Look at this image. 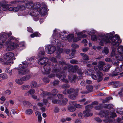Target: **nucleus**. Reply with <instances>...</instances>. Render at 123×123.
I'll list each match as a JSON object with an SVG mask.
<instances>
[{
	"instance_id": "obj_25",
	"label": "nucleus",
	"mask_w": 123,
	"mask_h": 123,
	"mask_svg": "<svg viewBox=\"0 0 123 123\" xmlns=\"http://www.w3.org/2000/svg\"><path fill=\"white\" fill-rule=\"evenodd\" d=\"M80 54L82 56V58L84 60H88L89 59L88 56L85 54L80 53Z\"/></svg>"
},
{
	"instance_id": "obj_50",
	"label": "nucleus",
	"mask_w": 123,
	"mask_h": 123,
	"mask_svg": "<svg viewBox=\"0 0 123 123\" xmlns=\"http://www.w3.org/2000/svg\"><path fill=\"white\" fill-rule=\"evenodd\" d=\"M11 6H7V7H6V8L5 9H4L3 10L4 11H6V10H8L9 11H13V7H10Z\"/></svg>"
},
{
	"instance_id": "obj_42",
	"label": "nucleus",
	"mask_w": 123,
	"mask_h": 123,
	"mask_svg": "<svg viewBox=\"0 0 123 123\" xmlns=\"http://www.w3.org/2000/svg\"><path fill=\"white\" fill-rule=\"evenodd\" d=\"M17 6L18 7L19 10H24L25 8V6L23 5H18Z\"/></svg>"
},
{
	"instance_id": "obj_29",
	"label": "nucleus",
	"mask_w": 123,
	"mask_h": 123,
	"mask_svg": "<svg viewBox=\"0 0 123 123\" xmlns=\"http://www.w3.org/2000/svg\"><path fill=\"white\" fill-rule=\"evenodd\" d=\"M117 50L118 54H123V46H119L117 49Z\"/></svg>"
},
{
	"instance_id": "obj_20",
	"label": "nucleus",
	"mask_w": 123,
	"mask_h": 123,
	"mask_svg": "<svg viewBox=\"0 0 123 123\" xmlns=\"http://www.w3.org/2000/svg\"><path fill=\"white\" fill-rule=\"evenodd\" d=\"M31 77V75L30 74H28L23 76L21 78L23 81H25L29 80Z\"/></svg>"
},
{
	"instance_id": "obj_31",
	"label": "nucleus",
	"mask_w": 123,
	"mask_h": 123,
	"mask_svg": "<svg viewBox=\"0 0 123 123\" xmlns=\"http://www.w3.org/2000/svg\"><path fill=\"white\" fill-rule=\"evenodd\" d=\"M7 76L5 74H0V79L2 80L5 79L7 78Z\"/></svg>"
},
{
	"instance_id": "obj_46",
	"label": "nucleus",
	"mask_w": 123,
	"mask_h": 123,
	"mask_svg": "<svg viewBox=\"0 0 123 123\" xmlns=\"http://www.w3.org/2000/svg\"><path fill=\"white\" fill-rule=\"evenodd\" d=\"M68 102V100L67 98H64L62 100V105H66Z\"/></svg>"
},
{
	"instance_id": "obj_24",
	"label": "nucleus",
	"mask_w": 123,
	"mask_h": 123,
	"mask_svg": "<svg viewBox=\"0 0 123 123\" xmlns=\"http://www.w3.org/2000/svg\"><path fill=\"white\" fill-rule=\"evenodd\" d=\"M15 82L16 83L18 84L21 85L24 83L22 80L21 78L20 79H17L15 80Z\"/></svg>"
},
{
	"instance_id": "obj_48",
	"label": "nucleus",
	"mask_w": 123,
	"mask_h": 123,
	"mask_svg": "<svg viewBox=\"0 0 123 123\" xmlns=\"http://www.w3.org/2000/svg\"><path fill=\"white\" fill-rule=\"evenodd\" d=\"M91 39L93 41H96L97 40V38L96 35H92L91 36Z\"/></svg>"
},
{
	"instance_id": "obj_38",
	"label": "nucleus",
	"mask_w": 123,
	"mask_h": 123,
	"mask_svg": "<svg viewBox=\"0 0 123 123\" xmlns=\"http://www.w3.org/2000/svg\"><path fill=\"white\" fill-rule=\"evenodd\" d=\"M112 99V98L111 97H106L105 99L103 100V103H106L108 102L109 100L110 99Z\"/></svg>"
},
{
	"instance_id": "obj_49",
	"label": "nucleus",
	"mask_w": 123,
	"mask_h": 123,
	"mask_svg": "<svg viewBox=\"0 0 123 123\" xmlns=\"http://www.w3.org/2000/svg\"><path fill=\"white\" fill-rule=\"evenodd\" d=\"M0 62L3 65H8L6 61H4L2 59L0 58Z\"/></svg>"
},
{
	"instance_id": "obj_22",
	"label": "nucleus",
	"mask_w": 123,
	"mask_h": 123,
	"mask_svg": "<svg viewBox=\"0 0 123 123\" xmlns=\"http://www.w3.org/2000/svg\"><path fill=\"white\" fill-rule=\"evenodd\" d=\"M41 36V35L38 32H36L31 34L30 35V36L31 38H33L35 37H40Z\"/></svg>"
},
{
	"instance_id": "obj_23",
	"label": "nucleus",
	"mask_w": 123,
	"mask_h": 123,
	"mask_svg": "<svg viewBox=\"0 0 123 123\" xmlns=\"http://www.w3.org/2000/svg\"><path fill=\"white\" fill-rule=\"evenodd\" d=\"M52 102L54 104H58L60 105H62L61 101L60 100L53 99L52 100Z\"/></svg>"
},
{
	"instance_id": "obj_51",
	"label": "nucleus",
	"mask_w": 123,
	"mask_h": 123,
	"mask_svg": "<svg viewBox=\"0 0 123 123\" xmlns=\"http://www.w3.org/2000/svg\"><path fill=\"white\" fill-rule=\"evenodd\" d=\"M78 68V66L77 65H75L73 67V70H72V72H75Z\"/></svg>"
},
{
	"instance_id": "obj_34",
	"label": "nucleus",
	"mask_w": 123,
	"mask_h": 123,
	"mask_svg": "<svg viewBox=\"0 0 123 123\" xmlns=\"http://www.w3.org/2000/svg\"><path fill=\"white\" fill-rule=\"evenodd\" d=\"M37 83L35 81H32L31 83L30 86L31 88H34L37 87Z\"/></svg>"
},
{
	"instance_id": "obj_41",
	"label": "nucleus",
	"mask_w": 123,
	"mask_h": 123,
	"mask_svg": "<svg viewBox=\"0 0 123 123\" xmlns=\"http://www.w3.org/2000/svg\"><path fill=\"white\" fill-rule=\"evenodd\" d=\"M103 106L102 104H100L95 107V109L97 110H99L102 109Z\"/></svg>"
},
{
	"instance_id": "obj_56",
	"label": "nucleus",
	"mask_w": 123,
	"mask_h": 123,
	"mask_svg": "<svg viewBox=\"0 0 123 123\" xmlns=\"http://www.w3.org/2000/svg\"><path fill=\"white\" fill-rule=\"evenodd\" d=\"M97 75L98 78H102L103 74L100 71L97 72Z\"/></svg>"
},
{
	"instance_id": "obj_1",
	"label": "nucleus",
	"mask_w": 123,
	"mask_h": 123,
	"mask_svg": "<svg viewBox=\"0 0 123 123\" xmlns=\"http://www.w3.org/2000/svg\"><path fill=\"white\" fill-rule=\"evenodd\" d=\"M98 40L100 45L102 46L103 45L104 43H111L112 45L117 47L121 42L118 35H116L113 36V34L111 33L105 35L104 34L100 35Z\"/></svg>"
},
{
	"instance_id": "obj_53",
	"label": "nucleus",
	"mask_w": 123,
	"mask_h": 123,
	"mask_svg": "<svg viewBox=\"0 0 123 123\" xmlns=\"http://www.w3.org/2000/svg\"><path fill=\"white\" fill-rule=\"evenodd\" d=\"M43 81L45 83H48L49 82V80L47 77H44L43 79Z\"/></svg>"
},
{
	"instance_id": "obj_40",
	"label": "nucleus",
	"mask_w": 123,
	"mask_h": 123,
	"mask_svg": "<svg viewBox=\"0 0 123 123\" xmlns=\"http://www.w3.org/2000/svg\"><path fill=\"white\" fill-rule=\"evenodd\" d=\"M117 113L120 114V115L123 114V109L122 108H118L116 111Z\"/></svg>"
},
{
	"instance_id": "obj_45",
	"label": "nucleus",
	"mask_w": 123,
	"mask_h": 123,
	"mask_svg": "<svg viewBox=\"0 0 123 123\" xmlns=\"http://www.w3.org/2000/svg\"><path fill=\"white\" fill-rule=\"evenodd\" d=\"M70 87V85L67 84L62 85L61 86L62 88L63 89H67Z\"/></svg>"
},
{
	"instance_id": "obj_60",
	"label": "nucleus",
	"mask_w": 123,
	"mask_h": 123,
	"mask_svg": "<svg viewBox=\"0 0 123 123\" xmlns=\"http://www.w3.org/2000/svg\"><path fill=\"white\" fill-rule=\"evenodd\" d=\"M27 31L30 33H32L33 32V30L31 27H28L27 28Z\"/></svg>"
},
{
	"instance_id": "obj_63",
	"label": "nucleus",
	"mask_w": 123,
	"mask_h": 123,
	"mask_svg": "<svg viewBox=\"0 0 123 123\" xmlns=\"http://www.w3.org/2000/svg\"><path fill=\"white\" fill-rule=\"evenodd\" d=\"M94 69L97 72H99V70H100V69H99V68L98 66H95L94 68Z\"/></svg>"
},
{
	"instance_id": "obj_36",
	"label": "nucleus",
	"mask_w": 123,
	"mask_h": 123,
	"mask_svg": "<svg viewBox=\"0 0 123 123\" xmlns=\"http://www.w3.org/2000/svg\"><path fill=\"white\" fill-rule=\"evenodd\" d=\"M86 89L88 91L87 92L88 93V92L92 91L93 87L92 86L89 85L86 86Z\"/></svg>"
},
{
	"instance_id": "obj_32",
	"label": "nucleus",
	"mask_w": 123,
	"mask_h": 123,
	"mask_svg": "<svg viewBox=\"0 0 123 123\" xmlns=\"http://www.w3.org/2000/svg\"><path fill=\"white\" fill-rule=\"evenodd\" d=\"M50 60L52 61L51 62H52L53 64H59V63H56L57 62V61L56 58L55 57H51L50 58Z\"/></svg>"
},
{
	"instance_id": "obj_44",
	"label": "nucleus",
	"mask_w": 123,
	"mask_h": 123,
	"mask_svg": "<svg viewBox=\"0 0 123 123\" xmlns=\"http://www.w3.org/2000/svg\"><path fill=\"white\" fill-rule=\"evenodd\" d=\"M117 60V59L114 60L112 62V63L116 66H118L119 64V62Z\"/></svg>"
},
{
	"instance_id": "obj_21",
	"label": "nucleus",
	"mask_w": 123,
	"mask_h": 123,
	"mask_svg": "<svg viewBox=\"0 0 123 123\" xmlns=\"http://www.w3.org/2000/svg\"><path fill=\"white\" fill-rule=\"evenodd\" d=\"M75 52V49H73L71 52V55L68 54L67 55L68 58L70 59L73 58Z\"/></svg>"
},
{
	"instance_id": "obj_35",
	"label": "nucleus",
	"mask_w": 123,
	"mask_h": 123,
	"mask_svg": "<svg viewBox=\"0 0 123 123\" xmlns=\"http://www.w3.org/2000/svg\"><path fill=\"white\" fill-rule=\"evenodd\" d=\"M68 110L69 111L72 112L75 111L76 110V109L73 106H69L68 107Z\"/></svg>"
},
{
	"instance_id": "obj_17",
	"label": "nucleus",
	"mask_w": 123,
	"mask_h": 123,
	"mask_svg": "<svg viewBox=\"0 0 123 123\" xmlns=\"http://www.w3.org/2000/svg\"><path fill=\"white\" fill-rule=\"evenodd\" d=\"M7 2L5 1H2L0 3V6L3 8V10L5 9L8 6H11L10 4H7Z\"/></svg>"
},
{
	"instance_id": "obj_57",
	"label": "nucleus",
	"mask_w": 123,
	"mask_h": 123,
	"mask_svg": "<svg viewBox=\"0 0 123 123\" xmlns=\"http://www.w3.org/2000/svg\"><path fill=\"white\" fill-rule=\"evenodd\" d=\"M49 93L48 92H46V93H45L43 91L41 93V95L43 97H44L45 96H46V95H49Z\"/></svg>"
},
{
	"instance_id": "obj_27",
	"label": "nucleus",
	"mask_w": 123,
	"mask_h": 123,
	"mask_svg": "<svg viewBox=\"0 0 123 123\" xmlns=\"http://www.w3.org/2000/svg\"><path fill=\"white\" fill-rule=\"evenodd\" d=\"M74 93V94H71L69 95L68 96V98L72 99L74 100L76 98V96L78 95V93H77L76 95L75 93V92Z\"/></svg>"
},
{
	"instance_id": "obj_39",
	"label": "nucleus",
	"mask_w": 123,
	"mask_h": 123,
	"mask_svg": "<svg viewBox=\"0 0 123 123\" xmlns=\"http://www.w3.org/2000/svg\"><path fill=\"white\" fill-rule=\"evenodd\" d=\"M63 62L64 63V64H62V63L61 64L62 65V67H61V68L60 69V70L59 71H61V70L62 69H63L64 70H66L68 68V67L67 66H66V63L65 62Z\"/></svg>"
},
{
	"instance_id": "obj_9",
	"label": "nucleus",
	"mask_w": 123,
	"mask_h": 123,
	"mask_svg": "<svg viewBox=\"0 0 123 123\" xmlns=\"http://www.w3.org/2000/svg\"><path fill=\"white\" fill-rule=\"evenodd\" d=\"M92 107L91 105H89L86 106V110L83 112V114L85 117H89L92 115V114L90 113V110Z\"/></svg>"
},
{
	"instance_id": "obj_11",
	"label": "nucleus",
	"mask_w": 123,
	"mask_h": 123,
	"mask_svg": "<svg viewBox=\"0 0 123 123\" xmlns=\"http://www.w3.org/2000/svg\"><path fill=\"white\" fill-rule=\"evenodd\" d=\"M55 50V48L51 45H49L46 46L45 48L46 52L49 54L53 53Z\"/></svg>"
},
{
	"instance_id": "obj_58",
	"label": "nucleus",
	"mask_w": 123,
	"mask_h": 123,
	"mask_svg": "<svg viewBox=\"0 0 123 123\" xmlns=\"http://www.w3.org/2000/svg\"><path fill=\"white\" fill-rule=\"evenodd\" d=\"M70 62L72 64H76L77 63L78 61L76 60L72 59L70 60Z\"/></svg>"
},
{
	"instance_id": "obj_6",
	"label": "nucleus",
	"mask_w": 123,
	"mask_h": 123,
	"mask_svg": "<svg viewBox=\"0 0 123 123\" xmlns=\"http://www.w3.org/2000/svg\"><path fill=\"white\" fill-rule=\"evenodd\" d=\"M41 6V4L39 2H37L34 5L32 10L29 12V14L31 16L37 17L39 15L38 10Z\"/></svg>"
},
{
	"instance_id": "obj_10",
	"label": "nucleus",
	"mask_w": 123,
	"mask_h": 123,
	"mask_svg": "<svg viewBox=\"0 0 123 123\" xmlns=\"http://www.w3.org/2000/svg\"><path fill=\"white\" fill-rule=\"evenodd\" d=\"M79 91V90L78 89H75L72 88L64 90L63 91L62 93L66 95L75 92V93L76 95L77 93H78Z\"/></svg>"
},
{
	"instance_id": "obj_19",
	"label": "nucleus",
	"mask_w": 123,
	"mask_h": 123,
	"mask_svg": "<svg viewBox=\"0 0 123 123\" xmlns=\"http://www.w3.org/2000/svg\"><path fill=\"white\" fill-rule=\"evenodd\" d=\"M122 54H117L116 55L115 57L119 61H123V55Z\"/></svg>"
},
{
	"instance_id": "obj_28",
	"label": "nucleus",
	"mask_w": 123,
	"mask_h": 123,
	"mask_svg": "<svg viewBox=\"0 0 123 123\" xmlns=\"http://www.w3.org/2000/svg\"><path fill=\"white\" fill-rule=\"evenodd\" d=\"M111 67V65H108L105 66L102 70L105 72H108Z\"/></svg>"
},
{
	"instance_id": "obj_59",
	"label": "nucleus",
	"mask_w": 123,
	"mask_h": 123,
	"mask_svg": "<svg viewBox=\"0 0 123 123\" xmlns=\"http://www.w3.org/2000/svg\"><path fill=\"white\" fill-rule=\"evenodd\" d=\"M35 92L34 90L32 89H30L29 91V93L30 94H34Z\"/></svg>"
},
{
	"instance_id": "obj_2",
	"label": "nucleus",
	"mask_w": 123,
	"mask_h": 123,
	"mask_svg": "<svg viewBox=\"0 0 123 123\" xmlns=\"http://www.w3.org/2000/svg\"><path fill=\"white\" fill-rule=\"evenodd\" d=\"M35 58V57H32L27 60L28 62L26 63H23L22 64H20L19 67L15 68L16 69L19 70L18 72L19 75H23L28 74L29 72V69L25 68L27 67H28V68L32 67L33 66L31 65V64H32Z\"/></svg>"
},
{
	"instance_id": "obj_13",
	"label": "nucleus",
	"mask_w": 123,
	"mask_h": 123,
	"mask_svg": "<svg viewBox=\"0 0 123 123\" xmlns=\"http://www.w3.org/2000/svg\"><path fill=\"white\" fill-rule=\"evenodd\" d=\"M110 113L107 111H101L99 113V115L101 117H105L106 118H109V115H110Z\"/></svg>"
},
{
	"instance_id": "obj_3",
	"label": "nucleus",
	"mask_w": 123,
	"mask_h": 123,
	"mask_svg": "<svg viewBox=\"0 0 123 123\" xmlns=\"http://www.w3.org/2000/svg\"><path fill=\"white\" fill-rule=\"evenodd\" d=\"M17 40L14 37L11 36L9 37L5 43V45L8 46L6 50L7 51L12 50L16 48L19 49L23 47L24 48L25 43L24 42H21L18 44L16 42Z\"/></svg>"
},
{
	"instance_id": "obj_18",
	"label": "nucleus",
	"mask_w": 123,
	"mask_h": 123,
	"mask_svg": "<svg viewBox=\"0 0 123 123\" xmlns=\"http://www.w3.org/2000/svg\"><path fill=\"white\" fill-rule=\"evenodd\" d=\"M25 5L26 8H30L33 6V2L32 0H29V1L25 3Z\"/></svg>"
},
{
	"instance_id": "obj_33",
	"label": "nucleus",
	"mask_w": 123,
	"mask_h": 123,
	"mask_svg": "<svg viewBox=\"0 0 123 123\" xmlns=\"http://www.w3.org/2000/svg\"><path fill=\"white\" fill-rule=\"evenodd\" d=\"M74 37V35L73 34H71L68 35L67 38L68 40L69 41H72L73 40Z\"/></svg>"
},
{
	"instance_id": "obj_5",
	"label": "nucleus",
	"mask_w": 123,
	"mask_h": 123,
	"mask_svg": "<svg viewBox=\"0 0 123 123\" xmlns=\"http://www.w3.org/2000/svg\"><path fill=\"white\" fill-rule=\"evenodd\" d=\"M39 49L40 51L38 54V57H41V58L38 61V63L39 64L42 65L45 62H47L48 61V59L46 57L43 58V56L45 54V52L43 48L41 47Z\"/></svg>"
},
{
	"instance_id": "obj_54",
	"label": "nucleus",
	"mask_w": 123,
	"mask_h": 123,
	"mask_svg": "<svg viewBox=\"0 0 123 123\" xmlns=\"http://www.w3.org/2000/svg\"><path fill=\"white\" fill-rule=\"evenodd\" d=\"M69 103L71 106H75V105L77 103V102L75 101H70L69 102Z\"/></svg>"
},
{
	"instance_id": "obj_52",
	"label": "nucleus",
	"mask_w": 123,
	"mask_h": 123,
	"mask_svg": "<svg viewBox=\"0 0 123 123\" xmlns=\"http://www.w3.org/2000/svg\"><path fill=\"white\" fill-rule=\"evenodd\" d=\"M110 115H109V117H116L117 115L114 112H112L111 113H110Z\"/></svg>"
},
{
	"instance_id": "obj_4",
	"label": "nucleus",
	"mask_w": 123,
	"mask_h": 123,
	"mask_svg": "<svg viewBox=\"0 0 123 123\" xmlns=\"http://www.w3.org/2000/svg\"><path fill=\"white\" fill-rule=\"evenodd\" d=\"M59 64H53L52 62H49L45 64L43 68L45 71L44 74H49L50 72L56 73L59 72L62 66V64H64L63 62H61V61L59 62Z\"/></svg>"
},
{
	"instance_id": "obj_55",
	"label": "nucleus",
	"mask_w": 123,
	"mask_h": 123,
	"mask_svg": "<svg viewBox=\"0 0 123 123\" xmlns=\"http://www.w3.org/2000/svg\"><path fill=\"white\" fill-rule=\"evenodd\" d=\"M81 39V37L79 36L77 37H75L73 38V40L74 42H76L80 40Z\"/></svg>"
},
{
	"instance_id": "obj_16",
	"label": "nucleus",
	"mask_w": 123,
	"mask_h": 123,
	"mask_svg": "<svg viewBox=\"0 0 123 123\" xmlns=\"http://www.w3.org/2000/svg\"><path fill=\"white\" fill-rule=\"evenodd\" d=\"M56 75V77L58 78L60 80H62L65 79L66 77V75L63 72L57 74Z\"/></svg>"
},
{
	"instance_id": "obj_26",
	"label": "nucleus",
	"mask_w": 123,
	"mask_h": 123,
	"mask_svg": "<svg viewBox=\"0 0 123 123\" xmlns=\"http://www.w3.org/2000/svg\"><path fill=\"white\" fill-rule=\"evenodd\" d=\"M105 62L102 61L99 62L98 66L100 69V70H102L103 68L104 65H105Z\"/></svg>"
},
{
	"instance_id": "obj_61",
	"label": "nucleus",
	"mask_w": 123,
	"mask_h": 123,
	"mask_svg": "<svg viewBox=\"0 0 123 123\" xmlns=\"http://www.w3.org/2000/svg\"><path fill=\"white\" fill-rule=\"evenodd\" d=\"M116 54L115 53V52L114 50H113L111 53V57H114L116 56Z\"/></svg>"
},
{
	"instance_id": "obj_37",
	"label": "nucleus",
	"mask_w": 123,
	"mask_h": 123,
	"mask_svg": "<svg viewBox=\"0 0 123 123\" xmlns=\"http://www.w3.org/2000/svg\"><path fill=\"white\" fill-rule=\"evenodd\" d=\"M102 53H105V55H107L109 53V49L108 48L106 47H104L103 50L102 51Z\"/></svg>"
},
{
	"instance_id": "obj_15",
	"label": "nucleus",
	"mask_w": 123,
	"mask_h": 123,
	"mask_svg": "<svg viewBox=\"0 0 123 123\" xmlns=\"http://www.w3.org/2000/svg\"><path fill=\"white\" fill-rule=\"evenodd\" d=\"M109 84H113V87L114 88L119 87L121 85L120 82L119 81L116 82L115 81L110 82L109 83Z\"/></svg>"
},
{
	"instance_id": "obj_47",
	"label": "nucleus",
	"mask_w": 123,
	"mask_h": 123,
	"mask_svg": "<svg viewBox=\"0 0 123 123\" xmlns=\"http://www.w3.org/2000/svg\"><path fill=\"white\" fill-rule=\"evenodd\" d=\"M58 91L56 89H53L52 91V94L54 96L56 95Z\"/></svg>"
},
{
	"instance_id": "obj_64",
	"label": "nucleus",
	"mask_w": 123,
	"mask_h": 123,
	"mask_svg": "<svg viewBox=\"0 0 123 123\" xmlns=\"http://www.w3.org/2000/svg\"><path fill=\"white\" fill-rule=\"evenodd\" d=\"M71 47L74 48H77L79 47V46L76 44H72L71 45Z\"/></svg>"
},
{
	"instance_id": "obj_7",
	"label": "nucleus",
	"mask_w": 123,
	"mask_h": 123,
	"mask_svg": "<svg viewBox=\"0 0 123 123\" xmlns=\"http://www.w3.org/2000/svg\"><path fill=\"white\" fill-rule=\"evenodd\" d=\"M12 34V33L10 31L0 35V49L2 47L3 44L8 39Z\"/></svg>"
},
{
	"instance_id": "obj_12",
	"label": "nucleus",
	"mask_w": 123,
	"mask_h": 123,
	"mask_svg": "<svg viewBox=\"0 0 123 123\" xmlns=\"http://www.w3.org/2000/svg\"><path fill=\"white\" fill-rule=\"evenodd\" d=\"M120 73L121 71L120 69L118 68H117L114 71H113L110 73V75L113 77L116 76L119 74H123V72L122 73Z\"/></svg>"
},
{
	"instance_id": "obj_62",
	"label": "nucleus",
	"mask_w": 123,
	"mask_h": 123,
	"mask_svg": "<svg viewBox=\"0 0 123 123\" xmlns=\"http://www.w3.org/2000/svg\"><path fill=\"white\" fill-rule=\"evenodd\" d=\"M57 96L58 98L60 99H61L63 98V95L62 94H58L57 95Z\"/></svg>"
},
{
	"instance_id": "obj_8",
	"label": "nucleus",
	"mask_w": 123,
	"mask_h": 123,
	"mask_svg": "<svg viewBox=\"0 0 123 123\" xmlns=\"http://www.w3.org/2000/svg\"><path fill=\"white\" fill-rule=\"evenodd\" d=\"M14 56V54L11 52L7 53L4 55V58L8 65H9L10 66L11 64H12L13 62L12 58Z\"/></svg>"
},
{
	"instance_id": "obj_43",
	"label": "nucleus",
	"mask_w": 123,
	"mask_h": 123,
	"mask_svg": "<svg viewBox=\"0 0 123 123\" xmlns=\"http://www.w3.org/2000/svg\"><path fill=\"white\" fill-rule=\"evenodd\" d=\"M25 113L28 115H31L33 113L32 110L31 109H29L26 110L25 111Z\"/></svg>"
},
{
	"instance_id": "obj_30",
	"label": "nucleus",
	"mask_w": 123,
	"mask_h": 123,
	"mask_svg": "<svg viewBox=\"0 0 123 123\" xmlns=\"http://www.w3.org/2000/svg\"><path fill=\"white\" fill-rule=\"evenodd\" d=\"M30 87L29 85H22L21 87V88L23 90H27Z\"/></svg>"
},
{
	"instance_id": "obj_14",
	"label": "nucleus",
	"mask_w": 123,
	"mask_h": 123,
	"mask_svg": "<svg viewBox=\"0 0 123 123\" xmlns=\"http://www.w3.org/2000/svg\"><path fill=\"white\" fill-rule=\"evenodd\" d=\"M47 6L46 5L44 7H42L38 10L39 14H41L42 15H44L45 14L47 10Z\"/></svg>"
}]
</instances>
